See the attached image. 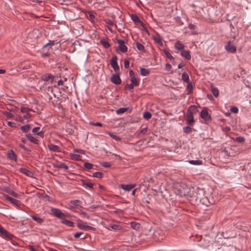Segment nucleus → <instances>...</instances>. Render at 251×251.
<instances>
[{
	"instance_id": "60",
	"label": "nucleus",
	"mask_w": 251,
	"mask_h": 251,
	"mask_svg": "<svg viewBox=\"0 0 251 251\" xmlns=\"http://www.w3.org/2000/svg\"><path fill=\"white\" fill-rule=\"evenodd\" d=\"M106 23L109 25H113V22L110 19H107L105 21Z\"/></svg>"
},
{
	"instance_id": "32",
	"label": "nucleus",
	"mask_w": 251,
	"mask_h": 251,
	"mask_svg": "<svg viewBox=\"0 0 251 251\" xmlns=\"http://www.w3.org/2000/svg\"><path fill=\"white\" fill-rule=\"evenodd\" d=\"M127 108H125V107L120 108L116 111V113L118 115L122 114H123L124 113H125V112H126L127 111Z\"/></svg>"
},
{
	"instance_id": "41",
	"label": "nucleus",
	"mask_w": 251,
	"mask_h": 251,
	"mask_svg": "<svg viewBox=\"0 0 251 251\" xmlns=\"http://www.w3.org/2000/svg\"><path fill=\"white\" fill-rule=\"evenodd\" d=\"M31 218H32V219L33 220L36 221L39 224L41 223L42 222V221H43V219H41L40 218H39V217H36L35 216H32Z\"/></svg>"
},
{
	"instance_id": "56",
	"label": "nucleus",
	"mask_w": 251,
	"mask_h": 251,
	"mask_svg": "<svg viewBox=\"0 0 251 251\" xmlns=\"http://www.w3.org/2000/svg\"><path fill=\"white\" fill-rule=\"evenodd\" d=\"M134 86L130 83V84H127L126 85V88L129 90H131L133 88Z\"/></svg>"
},
{
	"instance_id": "35",
	"label": "nucleus",
	"mask_w": 251,
	"mask_h": 251,
	"mask_svg": "<svg viewBox=\"0 0 251 251\" xmlns=\"http://www.w3.org/2000/svg\"><path fill=\"white\" fill-rule=\"evenodd\" d=\"M130 83L134 86H137L138 85L137 79L135 77H132L130 78Z\"/></svg>"
},
{
	"instance_id": "46",
	"label": "nucleus",
	"mask_w": 251,
	"mask_h": 251,
	"mask_svg": "<svg viewBox=\"0 0 251 251\" xmlns=\"http://www.w3.org/2000/svg\"><path fill=\"white\" fill-rule=\"evenodd\" d=\"M151 114L149 112H145L143 114V117L146 119H149L151 118Z\"/></svg>"
},
{
	"instance_id": "57",
	"label": "nucleus",
	"mask_w": 251,
	"mask_h": 251,
	"mask_svg": "<svg viewBox=\"0 0 251 251\" xmlns=\"http://www.w3.org/2000/svg\"><path fill=\"white\" fill-rule=\"evenodd\" d=\"M84 184L89 188H92L94 186L93 184L90 182H86Z\"/></svg>"
},
{
	"instance_id": "6",
	"label": "nucleus",
	"mask_w": 251,
	"mask_h": 251,
	"mask_svg": "<svg viewBox=\"0 0 251 251\" xmlns=\"http://www.w3.org/2000/svg\"><path fill=\"white\" fill-rule=\"evenodd\" d=\"M50 211H51L52 214L55 216V217L58 218H62L65 215L63 213L61 212V211L57 208H51L50 209Z\"/></svg>"
},
{
	"instance_id": "49",
	"label": "nucleus",
	"mask_w": 251,
	"mask_h": 251,
	"mask_svg": "<svg viewBox=\"0 0 251 251\" xmlns=\"http://www.w3.org/2000/svg\"><path fill=\"white\" fill-rule=\"evenodd\" d=\"M101 165L104 168H108L111 166L110 163L108 162H103L101 163Z\"/></svg>"
},
{
	"instance_id": "22",
	"label": "nucleus",
	"mask_w": 251,
	"mask_h": 251,
	"mask_svg": "<svg viewBox=\"0 0 251 251\" xmlns=\"http://www.w3.org/2000/svg\"><path fill=\"white\" fill-rule=\"evenodd\" d=\"M108 226V228H111L114 230H120L122 229L121 226L116 224H109Z\"/></svg>"
},
{
	"instance_id": "9",
	"label": "nucleus",
	"mask_w": 251,
	"mask_h": 251,
	"mask_svg": "<svg viewBox=\"0 0 251 251\" xmlns=\"http://www.w3.org/2000/svg\"><path fill=\"white\" fill-rule=\"evenodd\" d=\"M54 78V76L50 74H47L43 75L41 76V79L44 81H48L50 80L51 83H52V81Z\"/></svg>"
},
{
	"instance_id": "27",
	"label": "nucleus",
	"mask_w": 251,
	"mask_h": 251,
	"mask_svg": "<svg viewBox=\"0 0 251 251\" xmlns=\"http://www.w3.org/2000/svg\"><path fill=\"white\" fill-rule=\"evenodd\" d=\"M182 79L184 82L188 83L189 82V76L185 72L183 73L182 75Z\"/></svg>"
},
{
	"instance_id": "14",
	"label": "nucleus",
	"mask_w": 251,
	"mask_h": 251,
	"mask_svg": "<svg viewBox=\"0 0 251 251\" xmlns=\"http://www.w3.org/2000/svg\"><path fill=\"white\" fill-rule=\"evenodd\" d=\"M152 39L154 41L158 44L159 46L162 47L163 46V43L162 41V38L159 35H155L152 36Z\"/></svg>"
},
{
	"instance_id": "55",
	"label": "nucleus",
	"mask_w": 251,
	"mask_h": 251,
	"mask_svg": "<svg viewBox=\"0 0 251 251\" xmlns=\"http://www.w3.org/2000/svg\"><path fill=\"white\" fill-rule=\"evenodd\" d=\"M124 66L126 69L129 67V61L127 60H125L124 61Z\"/></svg>"
},
{
	"instance_id": "44",
	"label": "nucleus",
	"mask_w": 251,
	"mask_h": 251,
	"mask_svg": "<svg viewBox=\"0 0 251 251\" xmlns=\"http://www.w3.org/2000/svg\"><path fill=\"white\" fill-rule=\"evenodd\" d=\"M192 130V128L190 126H186L183 127V131L186 133H189Z\"/></svg>"
},
{
	"instance_id": "12",
	"label": "nucleus",
	"mask_w": 251,
	"mask_h": 251,
	"mask_svg": "<svg viewBox=\"0 0 251 251\" xmlns=\"http://www.w3.org/2000/svg\"><path fill=\"white\" fill-rule=\"evenodd\" d=\"M80 201L77 200H75L71 201L70 202V204L69 205L68 208L69 209L72 210L75 208V207L79 205Z\"/></svg>"
},
{
	"instance_id": "50",
	"label": "nucleus",
	"mask_w": 251,
	"mask_h": 251,
	"mask_svg": "<svg viewBox=\"0 0 251 251\" xmlns=\"http://www.w3.org/2000/svg\"><path fill=\"white\" fill-rule=\"evenodd\" d=\"M31 109L28 107H21V111L22 113H27L28 111H30Z\"/></svg>"
},
{
	"instance_id": "24",
	"label": "nucleus",
	"mask_w": 251,
	"mask_h": 251,
	"mask_svg": "<svg viewBox=\"0 0 251 251\" xmlns=\"http://www.w3.org/2000/svg\"><path fill=\"white\" fill-rule=\"evenodd\" d=\"M210 89H211V91L213 94V95L215 97H218V96H219V90L218 89L214 87L213 85H211L210 86Z\"/></svg>"
},
{
	"instance_id": "59",
	"label": "nucleus",
	"mask_w": 251,
	"mask_h": 251,
	"mask_svg": "<svg viewBox=\"0 0 251 251\" xmlns=\"http://www.w3.org/2000/svg\"><path fill=\"white\" fill-rule=\"evenodd\" d=\"M172 68V66L170 64H169V63H167L166 64V66H165V69L166 70H167V71H169L171 70Z\"/></svg>"
},
{
	"instance_id": "40",
	"label": "nucleus",
	"mask_w": 251,
	"mask_h": 251,
	"mask_svg": "<svg viewBox=\"0 0 251 251\" xmlns=\"http://www.w3.org/2000/svg\"><path fill=\"white\" fill-rule=\"evenodd\" d=\"M136 45L137 48L138 49V50H140V51L144 50V47L142 44H141L138 42H137L136 43Z\"/></svg>"
},
{
	"instance_id": "5",
	"label": "nucleus",
	"mask_w": 251,
	"mask_h": 251,
	"mask_svg": "<svg viewBox=\"0 0 251 251\" xmlns=\"http://www.w3.org/2000/svg\"><path fill=\"white\" fill-rule=\"evenodd\" d=\"M117 43L120 50L122 52H126L127 51V48L125 45V42L124 40L122 39H118L117 40Z\"/></svg>"
},
{
	"instance_id": "21",
	"label": "nucleus",
	"mask_w": 251,
	"mask_h": 251,
	"mask_svg": "<svg viewBox=\"0 0 251 251\" xmlns=\"http://www.w3.org/2000/svg\"><path fill=\"white\" fill-rule=\"evenodd\" d=\"M25 136L29 141L34 144H38V140L35 138L31 134H27Z\"/></svg>"
},
{
	"instance_id": "11",
	"label": "nucleus",
	"mask_w": 251,
	"mask_h": 251,
	"mask_svg": "<svg viewBox=\"0 0 251 251\" xmlns=\"http://www.w3.org/2000/svg\"><path fill=\"white\" fill-rule=\"evenodd\" d=\"M111 80L115 84H119L121 82L120 76L117 74H114L111 76Z\"/></svg>"
},
{
	"instance_id": "63",
	"label": "nucleus",
	"mask_w": 251,
	"mask_h": 251,
	"mask_svg": "<svg viewBox=\"0 0 251 251\" xmlns=\"http://www.w3.org/2000/svg\"><path fill=\"white\" fill-rule=\"evenodd\" d=\"M28 249L31 251H37V250L32 246L29 245Z\"/></svg>"
},
{
	"instance_id": "62",
	"label": "nucleus",
	"mask_w": 251,
	"mask_h": 251,
	"mask_svg": "<svg viewBox=\"0 0 251 251\" xmlns=\"http://www.w3.org/2000/svg\"><path fill=\"white\" fill-rule=\"evenodd\" d=\"M91 124L98 126H102V124L100 123H91Z\"/></svg>"
},
{
	"instance_id": "10",
	"label": "nucleus",
	"mask_w": 251,
	"mask_h": 251,
	"mask_svg": "<svg viewBox=\"0 0 251 251\" xmlns=\"http://www.w3.org/2000/svg\"><path fill=\"white\" fill-rule=\"evenodd\" d=\"M200 116L201 118H202L205 121L209 120L210 117L207 110L206 109H203L201 111L200 113Z\"/></svg>"
},
{
	"instance_id": "31",
	"label": "nucleus",
	"mask_w": 251,
	"mask_h": 251,
	"mask_svg": "<svg viewBox=\"0 0 251 251\" xmlns=\"http://www.w3.org/2000/svg\"><path fill=\"white\" fill-rule=\"evenodd\" d=\"M186 89H187L188 94H190L192 93V92L193 91V84L191 82H189L188 83Z\"/></svg>"
},
{
	"instance_id": "61",
	"label": "nucleus",
	"mask_w": 251,
	"mask_h": 251,
	"mask_svg": "<svg viewBox=\"0 0 251 251\" xmlns=\"http://www.w3.org/2000/svg\"><path fill=\"white\" fill-rule=\"evenodd\" d=\"M134 75V72L132 70H131L129 71V75L130 78H132V77H135Z\"/></svg>"
},
{
	"instance_id": "33",
	"label": "nucleus",
	"mask_w": 251,
	"mask_h": 251,
	"mask_svg": "<svg viewBox=\"0 0 251 251\" xmlns=\"http://www.w3.org/2000/svg\"><path fill=\"white\" fill-rule=\"evenodd\" d=\"M55 167L56 168H63L65 170L68 169V166L66 164L63 163L56 165Z\"/></svg>"
},
{
	"instance_id": "19",
	"label": "nucleus",
	"mask_w": 251,
	"mask_h": 251,
	"mask_svg": "<svg viewBox=\"0 0 251 251\" xmlns=\"http://www.w3.org/2000/svg\"><path fill=\"white\" fill-rule=\"evenodd\" d=\"M32 132L35 134L39 135L40 137H43L44 133L40 130V128L39 127H35L32 129Z\"/></svg>"
},
{
	"instance_id": "39",
	"label": "nucleus",
	"mask_w": 251,
	"mask_h": 251,
	"mask_svg": "<svg viewBox=\"0 0 251 251\" xmlns=\"http://www.w3.org/2000/svg\"><path fill=\"white\" fill-rule=\"evenodd\" d=\"M113 213L118 214L119 216L122 215L123 214L124 211L123 210L119 209H115L113 210Z\"/></svg>"
},
{
	"instance_id": "4",
	"label": "nucleus",
	"mask_w": 251,
	"mask_h": 251,
	"mask_svg": "<svg viewBox=\"0 0 251 251\" xmlns=\"http://www.w3.org/2000/svg\"><path fill=\"white\" fill-rule=\"evenodd\" d=\"M193 195L196 201H201L204 195V191L202 189H197Z\"/></svg>"
},
{
	"instance_id": "54",
	"label": "nucleus",
	"mask_w": 251,
	"mask_h": 251,
	"mask_svg": "<svg viewBox=\"0 0 251 251\" xmlns=\"http://www.w3.org/2000/svg\"><path fill=\"white\" fill-rule=\"evenodd\" d=\"M230 111L234 113H237L238 112V109L237 107L234 106L231 107Z\"/></svg>"
},
{
	"instance_id": "53",
	"label": "nucleus",
	"mask_w": 251,
	"mask_h": 251,
	"mask_svg": "<svg viewBox=\"0 0 251 251\" xmlns=\"http://www.w3.org/2000/svg\"><path fill=\"white\" fill-rule=\"evenodd\" d=\"M8 193H9L10 195H12V196H13V197H15V198H18V197H19V194H17V193H15V192H14L13 191H11V190L9 191H8Z\"/></svg>"
},
{
	"instance_id": "15",
	"label": "nucleus",
	"mask_w": 251,
	"mask_h": 251,
	"mask_svg": "<svg viewBox=\"0 0 251 251\" xmlns=\"http://www.w3.org/2000/svg\"><path fill=\"white\" fill-rule=\"evenodd\" d=\"M135 186V184H121L120 187L124 190L129 191Z\"/></svg>"
},
{
	"instance_id": "51",
	"label": "nucleus",
	"mask_w": 251,
	"mask_h": 251,
	"mask_svg": "<svg viewBox=\"0 0 251 251\" xmlns=\"http://www.w3.org/2000/svg\"><path fill=\"white\" fill-rule=\"evenodd\" d=\"M102 174L101 172H95L93 174V176L94 177H98V178H100L101 177Z\"/></svg>"
},
{
	"instance_id": "1",
	"label": "nucleus",
	"mask_w": 251,
	"mask_h": 251,
	"mask_svg": "<svg viewBox=\"0 0 251 251\" xmlns=\"http://www.w3.org/2000/svg\"><path fill=\"white\" fill-rule=\"evenodd\" d=\"M198 110L195 105H191L188 108L185 115V120L188 125L192 126L194 124V114Z\"/></svg>"
},
{
	"instance_id": "36",
	"label": "nucleus",
	"mask_w": 251,
	"mask_h": 251,
	"mask_svg": "<svg viewBox=\"0 0 251 251\" xmlns=\"http://www.w3.org/2000/svg\"><path fill=\"white\" fill-rule=\"evenodd\" d=\"M108 135L113 139L119 141L120 140V138L117 136L116 134L112 133V132H108Z\"/></svg>"
},
{
	"instance_id": "29",
	"label": "nucleus",
	"mask_w": 251,
	"mask_h": 251,
	"mask_svg": "<svg viewBox=\"0 0 251 251\" xmlns=\"http://www.w3.org/2000/svg\"><path fill=\"white\" fill-rule=\"evenodd\" d=\"M163 52H164V54H165L166 56L168 59H169L170 60H172L174 59V57L172 55L171 53L169 51L166 50V49H164L163 50Z\"/></svg>"
},
{
	"instance_id": "2",
	"label": "nucleus",
	"mask_w": 251,
	"mask_h": 251,
	"mask_svg": "<svg viewBox=\"0 0 251 251\" xmlns=\"http://www.w3.org/2000/svg\"><path fill=\"white\" fill-rule=\"evenodd\" d=\"M77 226L81 230H91L94 229V227L87 225V223L83 222L81 220L77 221Z\"/></svg>"
},
{
	"instance_id": "48",
	"label": "nucleus",
	"mask_w": 251,
	"mask_h": 251,
	"mask_svg": "<svg viewBox=\"0 0 251 251\" xmlns=\"http://www.w3.org/2000/svg\"><path fill=\"white\" fill-rule=\"evenodd\" d=\"M84 166L85 168L87 169L88 170H90L92 168L93 165L89 163H85L84 164Z\"/></svg>"
},
{
	"instance_id": "23",
	"label": "nucleus",
	"mask_w": 251,
	"mask_h": 251,
	"mask_svg": "<svg viewBox=\"0 0 251 251\" xmlns=\"http://www.w3.org/2000/svg\"><path fill=\"white\" fill-rule=\"evenodd\" d=\"M140 72L141 75L147 76L150 74V70L149 69H144L142 67H140Z\"/></svg>"
},
{
	"instance_id": "13",
	"label": "nucleus",
	"mask_w": 251,
	"mask_h": 251,
	"mask_svg": "<svg viewBox=\"0 0 251 251\" xmlns=\"http://www.w3.org/2000/svg\"><path fill=\"white\" fill-rule=\"evenodd\" d=\"M5 198L8 201L11 203H12L13 205L18 206L19 205V201L10 197L9 196L6 195L4 196Z\"/></svg>"
},
{
	"instance_id": "17",
	"label": "nucleus",
	"mask_w": 251,
	"mask_h": 251,
	"mask_svg": "<svg viewBox=\"0 0 251 251\" xmlns=\"http://www.w3.org/2000/svg\"><path fill=\"white\" fill-rule=\"evenodd\" d=\"M184 47V45L179 41H177L175 44V49L181 51L184 50L183 49Z\"/></svg>"
},
{
	"instance_id": "34",
	"label": "nucleus",
	"mask_w": 251,
	"mask_h": 251,
	"mask_svg": "<svg viewBox=\"0 0 251 251\" xmlns=\"http://www.w3.org/2000/svg\"><path fill=\"white\" fill-rule=\"evenodd\" d=\"M30 128V125L29 124H27L26 125L22 126L21 127V130L23 131V132L25 133L27 132V131L29 130Z\"/></svg>"
},
{
	"instance_id": "43",
	"label": "nucleus",
	"mask_w": 251,
	"mask_h": 251,
	"mask_svg": "<svg viewBox=\"0 0 251 251\" xmlns=\"http://www.w3.org/2000/svg\"><path fill=\"white\" fill-rule=\"evenodd\" d=\"M131 227L134 229H138L139 228V225L136 223L131 222Z\"/></svg>"
},
{
	"instance_id": "3",
	"label": "nucleus",
	"mask_w": 251,
	"mask_h": 251,
	"mask_svg": "<svg viewBox=\"0 0 251 251\" xmlns=\"http://www.w3.org/2000/svg\"><path fill=\"white\" fill-rule=\"evenodd\" d=\"M0 236L9 239H12L14 237L13 235L8 232L1 225H0Z\"/></svg>"
},
{
	"instance_id": "18",
	"label": "nucleus",
	"mask_w": 251,
	"mask_h": 251,
	"mask_svg": "<svg viewBox=\"0 0 251 251\" xmlns=\"http://www.w3.org/2000/svg\"><path fill=\"white\" fill-rule=\"evenodd\" d=\"M20 171L25 175L31 177L33 176V173L31 171L26 169L25 168H21L20 169Z\"/></svg>"
},
{
	"instance_id": "64",
	"label": "nucleus",
	"mask_w": 251,
	"mask_h": 251,
	"mask_svg": "<svg viewBox=\"0 0 251 251\" xmlns=\"http://www.w3.org/2000/svg\"><path fill=\"white\" fill-rule=\"evenodd\" d=\"M188 27L191 29H194L195 28V25L192 24H189Z\"/></svg>"
},
{
	"instance_id": "16",
	"label": "nucleus",
	"mask_w": 251,
	"mask_h": 251,
	"mask_svg": "<svg viewBox=\"0 0 251 251\" xmlns=\"http://www.w3.org/2000/svg\"><path fill=\"white\" fill-rule=\"evenodd\" d=\"M181 55L186 59L187 60H190L191 56L190 54V51L189 50H183L180 52Z\"/></svg>"
},
{
	"instance_id": "20",
	"label": "nucleus",
	"mask_w": 251,
	"mask_h": 251,
	"mask_svg": "<svg viewBox=\"0 0 251 251\" xmlns=\"http://www.w3.org/2000/svg\"><path fill=\"white\" fill-rule=\"evenodd\" d=\"M7 157L11 160H16L17 156L13 150H10L7 153Z\"/></svg>"
},
{
	"instance_id": "25",
	"label": "nucleus",
	"mask_w": 251,
	"mask_h": 251,
	"mask_svg": "<svg viewBox=\"0 0 251 251\" xmlns=\"http://www.w3.org/2000/svg\"><path fill=\"white\" fill-rule=\"evenodd\" d=\"M61 223L69 227H73L74 226V223L71 221L63 219L61 221Z\"/></svg>"
},
{
	"instance_id": "7",
	"label": "nucleus",
	"mask_w": 251,
	"mask_h": 251,
	"mask_svg": "<svg viewBox=\"0 0 251 251\" xmlns=\"http://www.w3.org/2000/svg\"><path fill=\"white\" fill-rule=\"evenodd\" d=\"M110 64L115 71H117L119 70V67L117 63V57L115 55L112 57L110 60Z\"/></svg>"
},
{
	"instance_id": "37",
	"label": "nucleus",
	"mask_w": 251,
	"mask_h": 251,
	"mask_svg": "<svg viewBox=\"0 0 251 251\" xmlns=\"http://www.w3.org/2000/svg\"><path fill=\"white\" fill-rule=\"evenodd\" d=\"M132 20L135 23H141V21L139 17L134 14H132L131 16Z\"/></svg>"
},
{
	"instance_id": "47",
	"label": "nucleus",
	"mask_w": 251,
	"mask_h": 251,
	"mask_svg": "<svg viewBox=\"0 0 251 251\" xmlns=\"http://www.w3.org/2000/svg\"><path fill=\"white\" fill-rule=\"evenodd\" d=\"M79 214L81 216V217L83 218H86L87 219L90 218V216L83 211L80 212Z\"/></svg>"
},
{
	"instance_id": "45",
	"label": "nucleus",
	"mask_w": 251,
	"mask_h": 251,
	"mask_svg": "<svg viewBox=\"0 0 251 251\" xmlns=\"http://www.w3.org/2000/svg\"><path fill=\"white\" fill-rule=\"evenodd\" d=\"M102 44L105 48H108L110 47V44L109 43L105 40V39H103L101 41Z\"/></svg>"
},
{
	"instance_id": "30",
	"label": "nucleus",
	"mask_w": 251,
	"mask_h": 251,
	"mask_svg": "<svg viewBox=\"0 0 251 251\" xmlns=\"http://www.w3.org/2000/svg\"><path fill=\"white\" fill-rule=\"evenodd\" d=\"M3 114L7 119H13L14 117V116L12 113L7 111H4Z\"/></svg>"
},
{
	"instance_id": "52",
	"label": "nucleus",
	"mask_w": 251,
	"mask_h": 251,
	"mask_svg": "<svg viewBox=\"0 0 251 251\" xmlns=\"http://www.w3.org/2000/svg\"><path fill=\"white\" fill-rule=\"evenodd\" d=\"M235 140L237 142L239 143H243L245 141L244 138L241 136L237 137Z\"/></svg>"
},
{
	"instance_id": "58",
	"label": "nucleus",
	"mask_w": 251,
	"mask_h": 251,
	"mask_svg": "<svg viewBox=\"0 0 251 251\" xmlns=\"http://www.w3.org/2000/svg\"><path fill=\"white\" fill-rule=\"evenodd\" d=\"M83 234L82 232H76L74 235V237L75 238H78L81 236V235Z\"/></svg>"
},
{
	"instance_id": "28",
	"label": "nucleus",
	"mask_w": 251,
	"mask_h": 251,
	"mask_svg": "<svg viewBox=\"0 0 251 251\" xmlns=\"http://www.w3.org/2000/svg\"><path fill=\"white\" fill-rule=\"evenodd\" d=\"M190 164L194 165H200L202 164V161L200 160H191L189 161Z\"/></svg>"
},
{
	"instance_id": "26",
	"label": "nucleus",
	"mask_w": 251,
	"mask_h": 251,
	"mask_svg": "<svg viewBox=\"0 0 251 251\" xmlns=\"http://www.w3.org/2000/svg\"><path fill=\"white\" fill-rule=\"evenodd\" d=\"M49 149L50 150L53 151H56V152L59 151V148L58 146H57L56 145L51 144L49 146Z\"/></svg>"
},
{
	"instance_id": "8",
	"label": "nucleus",
	"mask_w": 251,
	"mask_h": 251,
	"mask_svg": "<svg viewBox=\"0 0 251 251\" xmlns=\"http://www.w3.org/2000/svg\"><path fill=\"white\" fill-rule=\"evenodd\" d=\"M225 48L227 52L230 53H235L236 51V47L230 41L225 46Z\"/></svg>"
},
{
	"instance_id": "38",
	"label": "nucleus",
	"mask_w": 251,
	"mask_h": 251,
	"mask_svg": "<svg viewBox=\"0 0 251 251\" xmlns=\"http://www.w3.org/2000/svg\"><path fill=\"white\" fill-rule=\"evenodd\" d=\"M71 158L75 160H78L80 159V155L77 154H75V153H71Z\"/></svg>"
},
{
	"instance_id": "42",
	"label": "nucleus",
	"mask_w": 251,
	"mask_h": 251,
	"mask_svg": "<svg viewBox=\"0 0 251 251\" xmlns=\"http://www.w3.org/2000/svg\"><path fill=\"white\" fill-rule=\"evenodd\" d=\"M54 45V41H49V42L47 43H46L45 45H44L42 47V49H45L48 46H53Z\"/></svg>"
}]
</instances>
